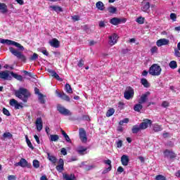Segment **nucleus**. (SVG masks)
<instances>
[{"label":"nucleus","instance_id":"nucleus-1","mask_svg":"<svg viewBox=\"0 0 180 180\" xmlns=\"http://www.w3.org/2000/svg\"><path fill=\"white\" fill-rule=\"evenodd\" d=\"M15 95L17 98L21 99L24 103H26L27 99H29V97L30 96V93L27 89L20 87L18 90L15 91Z\"/></svg>","mask_w":180,"mask_h":180},{"label":"nucleus","instance_id":"nucleus-2","mask_svg":"<svg viewBox=\"0 0 180 180\" xmlns=\"http://www.w3.org/2000/svg\"><path fill=\"white\" fill-rule=\"evenodd\" d=\"M0 43H1V44H7V46H15V47H17L21 51H25V47H23V46H22L20 44L15 41H12L10 39H0Z\"/></svg>","mask_w":180,"mask_h":180},{"label":"nucleus","instance_id":"nucleus-3","mask_svg":"<svg viewBox=\"0 0 180 180\" xmlns=\"http://www.w3.org/2000/svg\"><path fill=\"white\" fill-rule=\"evenodd\" d=\"M161 71H162V69H161V66L153 64L150 68H149V74L150 75L158 77V75H161Z\"/></svg>","mask_w":180,"mask_h":180},{"label":"nucleus","instance_id":"nucleus-4","mask_svg":"<svg viewBox=\"0 0 180 180\" xmlns=\"http://www.w3.org/2000/svg\"><path fill=\"white\" fill-rule=\"evenodd\" d=\"M8 50L13 56H15V57H17L19 60H21V61H26V56L22 53V52L19 51V50L15 49L13 47L8 48Z\"/></svg>","mask_w":180,"mask_h":180},{"label":"nucleus","instance_id":"nucleus-5","mask_svg":"<svg viewBox=\"0 0 180 180\" xmlns=\"http://www.w3.org/2000/svg\"><path fill=\"white\" fill-rule=\"evenodd\" d=\"M57 110L60 113V115H63L64 116H71V115H72L71 111L60 104L57 105Z\"/></svg>","mask_w":180,"mask_h":180},{"label":"nucleus","instance_id":"nucleus-6","mask_svg":"<svg viewBox=\"0 0 180 180\" xmlns=\"http://www.w3.org/2000/svg\"><path fill=\"white\" fill-rule=\"evenodd\" d=\"M14 165L15 167H22V168H30L32 167V165L27 162V160L25 158H21L20 162L15 163Z\"/></svg>","mask_w":180,"mask_h":180},{"label":"nucleus","instance_id":"nucleus-7","mask_svg":"<svg viewBox=\"0 0 180 180\" xmlns=\"http://www.w3.org/2000/svg\"><path fill=\"white\" fill-rule=\"evenodd\" d=\"M79 139L82 143H86L88 141V138L86 137V131L84 128H80L79 129Z\"/></svg>","mask_w":180,"mask_h":180},{"label":"nucleus","instance_id":"nucleus-8","mask_svg":"<svg viewBox=\"0 0 180 180\" xmlns=\"http://www.w3.org/2000/svg\"><path fill=\"white\" fill-rule=\"evenodd\" d=\"M134 96V90L131 87H128L124 94L125 99H131Z\"/></svg>","mask_w":180,"mask_h":180},{"label":"nucleus","instance_id":"nucleus-9","mask_svg":"<svg viewBox=\"0 0 180 180\" xmlns=\"http://www.w3.org/2000/svg\"><path fill=\"white\" fill-rule=\"evenodd\" d=\"M11 72L9 70H5L0 72V78L1 79H12V76H11Z\"/></svg>","mask_w":180,"mask_h":180},{"label":"nucleus","instance_id":"nucleus-10","mask_svg":"<svg viewBox=\"0 0 180 180\" xmlns=\"http://www.w3.org/2000/svg\"><path fill=\"white\" fill-rule=\"evenodd\" d=\"M153 121L148 119L143 120V122L139 124L141 130H146L148 127V126H151Z\"/></svg>","mask_w":180,"mask_h":180},{"label":"nucleus","instance_id":"nucleus-11","mask_svg":"<svg viewBox=\"0 0 180 180\" xmlns=\"http://www.w3.org/2000/svg\"><path fill=\"white\" fill-rule=\"evenodd\" d=\"M149 95H150L149 91L142 94V96L138 101L139 103H141V105H143V103H146L147 102V101L148 100Z\"/></svg>","mask_w":180,"mask_h":180},{"label":"nucleus","instance_id":"nucleus-12","mask_svg":"<svg viewBox=\"0 0 180 180\" xmlns=\"http://www.w3.org/2000/svg\"><path fill=\"white\" fill-rule=\"evenodd\" d=\"M35 124L38 131H41V130H43V120H41V117L37 118Z\"/></svg>","mask_w":180,"mask_h":180},{"label":"nucleus","instance_id":"nucleus-13","mask_svg":"<svg viewBox=\"0 0 180 180\" xmlns=\"http://www.w3.org/2000/svg\"><path fill=\"white\" fill-rule=\"evenodd\" d=\"M56 95H58V98H60L63 101H66V102H70V96H67L64 92L60 93L58 91H56Z\"/></svg>","mask_w":180,"mask_h":180},{"label":"nucleus","instance_id":"nucleus-14","mask_svg":"<svg viewBox=\"0 0 180 180\" xmlns=\"http://www.w3.org/2000/svg\"><path fill=\"white\" fill-rule=\"evenodd\" d=\"M158 47H161L162 46H167V44H169V40L167 39H158L156 42Z\"/></svg>","mask_w":180,"mask_h":180},{"label":"nucleus","instance_id":"nucleus-15","mask_svg":"<svg viewBox=\"0 0 180 180\" xmlns=\"http://www.w3.org/2000/svg\"><path fill=\"white\" fill-rule=\"evenodd\" d=\"M141 11H143V12H148L149 9H150V2L146 1L145 0H143L141 3Z\"/></svg>","mask_w":180,"mask_h":180},{"label":"nucleus","instance_id":"nucleus-16","mask_svg":"<svg viewBox=\"0 0 180 180\" xmlns=\"http://www.w3.org/2000/svg\"><path fill=\"white\" fill-rule=\"evenodd\" d=\"M104 163L107 164V165H109V167L108 168H105L103 171L102 172L103 174H108L109 171H112V161L110 160H104Z\"/></svg>","mask_w":180,"mask_h":180},{"label":"nucleus","instance_id":"nucleus-17","mask_svg":"<svg viewBox=\"0 0 180 180\" xmlns=\"http://www.w3.org/2000/svg\"><path fill=\"white\" fill-rule=\"evenodd\" d=\"M109 44L110 46H115L117 43V34H113L112 36L109 37Z\"/></svg>","mask_w":180,"mask_h":180},{"label":"nucleus","instance_id":"nucleus-18","mask_svg":"<svg viewBox=\"0 0 180 180\" xmlns=\"http://www.w3.org/2000/svg\"><path fill=\"white\" fill-rule=\"evenodd\" d=\"M164 154L165 157H167V158L172 159L176 157V155L174 152L170 151L169 150H165Z\"/></svg>","mask_w":180,"mask_h":180},{"label":"nucleus","instance_id":"nucleus-19","mask_svg":"<svg viewBox=\"0 0 180 180\" xmlns=\"http://www.w3.org/2000/svg\"><path fill=\"white\" fill-rule=\"evenodd\" d=\"M129 161H130V160L129 159L128 155H124L121 157V162L124 167L129 165Z\"/></svg>","mask_w":180,"mask_h":180},{"label":"nucleus","instance_id":"nucleus-20","mask_svg":"<svg viewBox=\"0 0 180 180\" xmlns=\"http://www.w3.org/2000/svg\"><path fill=\"white\" fill-rule=\"evenodd\" d=\"M10 105L11 106H14L15 109H20V108H23L22 105H21L20 104H19V103H18V101L13 98L10 100Z\"/></svg>","mask_w":180,"mask_h":180},{"label":"nucleus","instance_id":"nucleus-21","mask_svg":"<svg viewBox=\"0 0 180 180\" xmlns=\"http://www.w3.org/2000/svg\"><path fill=\"white\" fill-rule=\"evenodd\" d=\"M51 47H55V49H58L60 47V41L57 39H53L49 41Z\"/></svg>","mask_w":180,"mask_h":180},{"label":"nucleus","instance_id":"nucleus-22","mask_svg":"<svg viewBox=\"0 0 180 180\" xmlns=\"http://www.w3.org/2000/svg\"><path fill=\"white\" fill-rule=\"evenodd\" d=\"M86 150H88V148H86L82 146H79L77 148V151L78 154H80V155H84V153H85V151H86Z\"/></svg>","mask_w":180,"mask_h":180},{"label":"nucleus","instance_id":"nucleus-23","mask_svg":"<svg viewBox=\"0 0 180 180\" xmlns=\"http://www.w3.org/2000/svg\"><path fill=\"white\" fill-rule=\"evenodd\" d=\"M110 23H111V25H114V26H117V25H120V18H117L116 17L112 18L110 20Z\"/></svg>","mask_w":180,"mask_h":180},{"label":"nucleus","instance_id":"nucleus-24","mask_svg":"<svg viewBox=\"0 0 180 180\" xmlns=\"http://www.w3.org/2000/svg\"><path fill=\"white\" fill-rule=\"evenodd\" d=\"M10 74L11 76H13V78H15L18 81H23V77H22V75H18L13 72H11Z\"/></svg>","mask_w":180,"mask_h":180},{"label":"nucleus","instance_id":"nucleus-25","mask_svg":"<svg viewBox=\"0 0 180 180\" xmlns=\"http://www.w3.org/2000/svg\"><path fill=\"white\" fill-rule=\"evenodd\" d=\"M0 11H1V13H6L8 12V6L4 3H0Z\"/></svg>","mask_w":180,"mask_h":180},{"label":"nucleus","instance_id":"nucleus-26","mask_svg":"<svg viewBox=\"0 0 180 180\" xmlns=\"http://www.w3.org/2000/svg\"><path fill=\"white\" fill-rule=\"evenodd\" d=\"M140 130H142L140 125H134L132 127V129L131 131L134 134H137V133H139V131H140Z\"/></svg>","mask_w":180,"mask_h":180},{"label":"nucleus","instance_id":"nucleus-27","mask_svg":"<svg viewBox=\"0 0 180 180\" xmlns=\"http://www.w3.org/2000/svg\"><path fill=\"white\" fill-rule=\"evenodd\" d=\"M63 178L65 180H74L75 179V175L74 174H63Z\"/></svg>","mask_w":180,"mask_h":180},{"label":"nucleus","instance_id":"nucleus-28","mask_svg":"<svg viewBox=\"0 0 180 180\" xmlns=\"http://www.w3.org/2000/svg\"><path fill=\"white\" fill-rule=\"evenodd\" d=\"M47 155L48 160H49L52 164H56V162H57V158H55L54 155H51L50 153H47Z\"/></svg>","mask_w":180,"mask_h":180},{"label":"nucleus","instance_id":"nucleus-29","mask_svg":"<svg viewBox=\"0 0 180 180\" xmlns=\"http://www.w3.org/2000/svg\"><path fill=\"white\" fill-rule=\"evenodd\" d=\"M96 6L99 11H103V9H105V5H103V3L102 1L97 2L96 4Z\"/></svg>","mask_w":180,"mask_h":180},{"label":"nucleus","instance_id":"nucleus-30","mask_svg":"<svg viewBox=\"0 0 180 180\" xmlns=\"http://www.w3.org/2000/svg\"><path fill=\"white\" fill-rule=\"evenodd\" d=\"M141 84L143 85L145 88H150V83L147 81V79H141Z\"/></svg>","mask_w":180,"mask_h":180},{"label":"nucleus","instance_id":"nucleus-31","mask_svg":"<svg viewBox=\"0 0 180 180\" xmlns=\"http://www.w3.org/2000/svg\"><path fill=\"white\" fill-rule=\"evenodd\" d=\"M25 140L28 147L31 148V150H34V147L33 146V144H32V142L29 139V137L27 136V135L25 136Z\"/></svg>","mask_w":180,"mask_h":180},{"label":"nucleus","instance_id":"nucleus-32","mask_svg":"<svg viewBox=\"0 0 180 180\" xmlns=\"http://www.w3.org/2000/svg\"><path fill=\"white\" fill-rule=\"evenodd\" d=\"M141 109H143V105L140 103L136 104L134 107V110H135V112H140Z\"/></svg>","mask_w":180,"mask_h":180},{"label":"nucleus","instance_id":"nucleus-33","mask_svg":"<svg viewBox=\"0 0 180 180\" xmlns=\"http://www.w3.org/2000/svg\"><path fill=\"white\" fill-rule=\"evenodd\" d=\"M61 134L63 135L64 139H65L68 143H71V139H70V136H68L64 130H61Z\"/></svg>","mask_w":180,"mask_h":180},{"label":"nucleus","instance_id":"nucleus-34","mask_svg":"<svg viewBox=\"0 0 180 180\" xmlns=\"http://www.w3.org/2000/svg\"><path fill=\"white\" fill-rule=\"evenodd\" d=\"M50 8L55 11V12H63V8L58 6H51Z\"/></svg>","mask_w":180,"mask_h":180},{"label":"nucleus","instance_id":"nucleus-35","mask_svg":"<svg viewBox=\"0 0 180 180\" xmlns=\"http://www.w3.org/2000/svg\"><path fill=\"white\" fill-rule=\"evenodd\" d=\"M169 66L170 67V68H172V70H175V68H176V67H178V64L176 63V61L172 60L169 63Z\"/></svg>","mask_w":180,"mask_h":180},{"label":"nucleus","instance_id":"nucleus-36","mask_svg":"<svg viewBox=\"0 0 180 180\" xmlns=\"http://www.w3.org/2000/svg\"><path fill=\"white\" fill-rule=\"evenodd\" d=\"M65 88L68 94H72V88H71V85H70V84L67 83Z\"/></svg>","mask_w":180,"mask_h":180},{"label":"nucleus","instance_id":"nucleus-37","mask_svg":"<svg viewBox=\"0 0 180 180\" xmlns=\"http://www.w3.org/2000/svg\"><path fill=\"white\" fill-rule=\"evenodd\" d=\"M60 136L58 135H50V141H58Z\"/></svg>","mask_w":180,"mask_h":180},{"label":"nucleus","instance_id":"nucleus-38","mask_svg":"<svg viewBox=\"0 0 180 180\" xmlns=\"http://www.w3.org/2000/svg\"><path fill=\"white\" fill-rule=\"evenodd\" d=\"M44 96H45L43 95L42 94L39 95L38 99H39L40 103H42V104L46 103V100L44 99Z\"/></svg>","mask_w":180,"mask_h":180},{"label":"nucleus","instance_id":"nucleus-39","mask_svg":"<svg viewBox=\"0 0 180 180\" xmlns=\"http://www.w3.org/2000/svg\"><path fill=\"white\" fill-rule=\"evenodd\" d=\"M113 113H115V109L111 108V109L108 110L106 112L107 117H110V116H112L113 115Z\"/></svg>","mask_w":180,"mask_h":180},{"label":"nucleus","instance_id":"nucleus-40","mask_svg":"<svg viewBox=\"0 0 180 180\" xmlns=\"http://www.w3.org/2000/svg\"><path fill=\"white\" fill-rule=\"evenodd\" d=\"M108 11L110 13H116V11H117V8H116V7L110 6L108 8Z\"/></svg>","mask_w":180,"mask_h":180},{"label":"nucleus","instance_id":"nucleus-41","mask_svg":"<svg viewBox=\"0 0 180 180\" xmlns=\"http://www.w3.org/2000/svg\"><path fill=\"white\" fill-rule=\"evenodd\" d=\"M22 72L25 74V75H27V77H30V78H34V77H36V75H33L32 72H27L26 70H23Z\"/></svg>","mask_w":180,"mask_h":180},{"label":"nucleus","instance_id":"nucleus-42","mask_svg":"<svg viewBox=\"0 0 180 180\" xmlns=\"http://www.w3.org/2000/svg\"><path fill=\"white\" fill-rule=\"evenodd\" d=\"M161 130H162V128H161V126L158 125V124H155L153 126V131H161Z\"/></svg>","mask_w":180,"mask_h":180},{"label":"nucleus","instance_id":"nucleus-43","mask_svg":"<svg viewBox=\"0 0 180 180\" xmlns=\"http://www.w3.org/2000/svg\"><path fill=\"white\" fill-rule=\"evenodd\" d=\"M39 58V55L37 53H34L33 55L30 58V61H34Z\"/></svg>","mask_w":180,"mask_h":180},{"label":"nucleus","instance_id":"nucleus-44","mask_svg":"<svg viewBox=\"0 0 180 180\" xmlns=\"http://www.w3.org/2000/svg\"><path fill=\"white\" fill-rule=\"evenodd\" d=\"M4 139H12V134L10 132H6L3 134Z\"/></svg>","mask_w":180,"mask_h":180},{"label":"nucleus","instance_id":"nucleus-45","mask_svg":"<svg viewBox=\"0 0 180 180\" xmlns=\"http://www.w3.org/2000/svg\"><path fill=\"white\" fill-rule=\"evenodd\" d=\"M155 180H167V177L161 174H159L155 176Z\"/></svg>","mask_w":180,"mask_h":180},{"label":"nucleus","instance_id":"nucleus-46","mask_svg":"<svg viewBox=\"0 0 180 180\" xmlns=\"http://www.w3.org/2000/svg\"><path fill=\"white\" fill-rule=\"evenodd\" d=\"M33 167L34 168H39L40 167V163L39 162V160H34L33 161Z\"/></svg>","mask_w":180,"mask_h":180},{"label":"nucleus","instance_id":"nucleus-47","mask_svg":"<svg viewBox=\"0 0 180 180\" xmlns=\"http://www.w3.org/2000/svg\"><path fill=\"white\" fill-rule=\"evenodd\" d=\"M56 169L58 172H63L64 171V166L58 165L56 166Z\"/></svg>","mask_w":180,"mask_h":180},{"label":"nucleus","instance_id":"nucleus-48","mask_svg":"<svg viewBox=\"0 0 180 180\" xmlns=\"http://www.w3.org/2000/svg\"><path fill=\"white\" fill-rule=\"evenodd\" d=\"M137 23H139V25H143L144 23V18L139 17L136 19Z\"/></svg>","mask_w":180,"mask_h":180},{"label":"nucleus","instance_id":"nucleus-49","mask_svg":"<svg viewBox=\"0 0 180 180\" xmlns=\"http://www.w3.org/2000/svg\"><path fill=\"white\" fill-rule=\"evenodd\" d=\"M170 19H172V20H173V22H175L176 20V14L172 13L170 14Z\"/></svg>","mask_w":180,"mask_h":180},{"label":"nucleus","instance_id":"nucleus-50","mask_svg":"<svg viewBox=\"0 0 180 180\" xmlns=\"http://www.w3.org/2000/svg\"><path fill=\"white\" fill-rule=\"evenodd\" d=\"M47 71H48V72H49V74H51V77H55L56 75L57 74V72H56V71H54L51 69H48Z\"/></svg>","mask_w":180,"mask_h":180},{"label":"nucleus","instance_id":"nucleus-51","mask_svg":"<svg viewBox=\"0 0 180 180\" xmlns=\"http://www.w3.org/2000/svg\"><path fill=\"white\" fill-rule=\"evenodd\" d=\"M124 123H129V118H124V120L120 121V126H123Z\"/></svg>","mask_w":180,"mask_h":180},{"label":"nucleus","instance_id":"nucleus-52","mask_svg":"<svg viewBox=\"0 0 180 180\" xmlns=\"http://www.w3.org/2000/svg\"><path fill=\"white\" fill-rule=\"evenodd\" d=\"M3 113L4 115H6V116H11V113L9 112V110H8L6 108H3Z\"/></svg>","mask_w":180,"mask_h":180},{"label":"nucleus","instance_id":"nucleus-53","mask_svg":"<svg viewBox=\"0 0 180 180\" xmlns=\"http://www.w3.org/2000/svg\"><path fill=\"white\" fill-rule=\"evenodd\" d=\"M98 26L99 27H105L106 26V24L105 22V21H100L98 23Z\"/></svg>","mask_w":180,"mask_h":180},{"label":"nucleus","instance_id":"nucleus-54","mask_svg":"<svg viewBox=\"0 0 180 180\" xmlns=\"http://www.w3.org/2000/svg\"><path fill=\"white\" fill-rule=\"evenodd\" d=\"M162 108H168V106H169V103H168L167 101H163L162 103Z\"/></svg>","mask_w":180,"mask_h":180},{"label":"nucleus","instance_id":"nucleus-55","mask_svg":"<svg viewBox=\"0 0 180 180\" xmlns=\"http://www.w3.org/2000/svg\"><path fill=\"white\" fill-rule=\"evenodd\" d=\"M122 146H123V141L122 140H120L117 142V148H122Z\"/></svg>","mask_w":180,"mask_h":180},{"label":"nucleus","instance_id":"nucleus-56","mask_svg":"<svg viewBox=\"0 0 180 180\" xmlns=\"http://www.w3.org/2000/svg\"><path fill=\"white\" fill-rule=\"evenodd\" d=\"M174 56L179 58V57H180L179 49H174Z\"/></svg>","mask_w":180,"mask_h":180},{"label":"nucleus","instance_id":"nucleus-57","mask_svg":"<svg viewBox=\"0 0 180 180\" xmlns=\"http://www.w3.org/2000/svg\"><path fill=\"white\" fill-rule=\"evenodd\" d=\"M158 50V48H157V46H153L151 48L150 51L153 54H154V53H157Z\"/></svg>","mask_w":180,"mask_h":180},{"label":"nucleus","instance_id":"nucleus-58","mask_svg":"<svg viewBox=\"0 0 180 180\" xmlns=\"http://www.w3.org/2000/svg\"><path fill=\"white\" fill-rule=\"evenodd\" d=\"M94 168H95V165L86 166V171H91Z\"/></svg>","mask_w":180,"mask_h":180},{"label":"nucleus","instance_id":"nucleus-59","mask_svg":"<svg viewBox=\"0 0 180 180\" xmlns=\"http://www.w3.org/2000/svg\"><path fill=\"white\" fill-rule=\"evenodd\" d=\"M117 172H119V174H122V172H123L124 171V169H123L122 167V166H120L117 169Z\"/></svg>","mask_w":180,"mask_h":180},{"label":"nucleus","instance_id":"nucleus-60","mask_svg":"<svg viewBox=\"0 0 180 180\" xmlns=\"http://www.w3.org/2000/svg\"><path fill=\"white\" fill-rule=\"evenodd\" d=\"M53 77L56 78V79H57L58 81H63V79H61V77H60V75H58V74L57 73Z\"/></svg>","mask_w":180,"mask_h":180},{"label":"nucleus","instance_id":"nucleus-61","mask_svg":"<svg viewBox=\"0 0 180 180\" xmlns=\"http://www.w3.org/2000/svg\"><path fill=\"white\" fill-rule=\"evenodd\" d=\"M60 153L63 154V155H67V150L65 148L61 149Z\"/></svg>","mask_w":180,"mask_h":180},{"label":"nucleus","instance_id":"nucleus-62","mask_svg":"<svg viewBox=\"0 0 180 180\" xmlns=\"http://www.w3.org/2000/svg\"><path fill=\"white\" fill-rule=\"evenodd\" d=\"M8 180H16V176L15 175H10L8 176Z\"/></svg>","mask_w":180,"mask_h":180},{"label":"nucleus","instance_id":"nucleus-63","mask_svg":"<svg viewBox=\"0 0 180 180\" xmlns=\"http://www.w3.org/2000/svg\"><path fill=\"white\" fill-rule=\"evenodd\" d=\"M78 67H83L84 66V60L82 59H81L78 64H77Z\"/></svg>","mask_w":180,"mask_h":180},{"label":"nucleus","instance_id":"nucleus-64","mask_svg":"<svg viewBox=\"0 0 180 180\" xmlns=\"http://www.w3.org/2000/svg\"><path fill=\"white\" fill-rule=\"evenodd\" d=\"M58 165H63L64 166V160H63L62 158H60L58 160Z\"/></svg>","mask_w":180,"mask_h":180}]
</instances>
